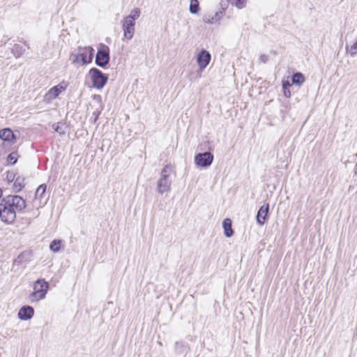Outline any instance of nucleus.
Here are the masks:
<instances>
[{"instance_id":"1","label":"nucleus","mask_w":357,"mask_h":357,"mask_svg":"<svg viewBox=\"0 0 357 357\" xmlns=\"http://www.w3.org/2000/svg\"><path fill=\"white\" fill-rule=\"evenodd\" d=\"M49 284L43 279H38L34 283L33 291L29 296L31 302L43 299L47 292Z\"/></svg>"},{"instance_id":"33","label":"nucleus","mask_w":357,"mask_h":357,"mask_svg":"<svg viewBox=\"0 0 357 357\" xmlns=\"http://www.w3.org/2000/svg\"><path fill=\"white\" fill-rule=\"evenodd\" d=\"M100 98V96H99V95L95 96H94V98Z\"/></svg>"},{"instance_id":"3","label":"nucleus","mask_w":357,"mask_h":357,"mask_svg":"<svg viewBox=\"0 0 357 357\" xmlns=\"http://www.w3.org/2000/svg\"><path fill=\"white\" fill-rule=\"evenodd\" d=\"M83 52L79 54H73L70 56L73 63H79L82 62V64H87L92 61L93 58L94 50L91 47H85Z\"/></svg>"},{"instance_id":"16","label":"nucleus","mask_w":357,"mask_h":357,"mask_svg":"<svg viewBox=\"0 0 357 357\" xmlns=\"http://www.w3.org/2000/svg\"><path fill=\"white\" fill-rule=\"evenodd\" d=\"M175 350L176 355H186L188 351V347L183 342H176L175 343Z\"/></svg>"},{"instance_id":"24","label":"nucleus","mask_w":357,"mask_h":357,"mask_svg":"<svg viewBox=\"0 0 357 357\" xmlns=\"http://www.w3.org/2000/svg\"><path fill=\"white\" fill-rule=\"evenodd\" d=\"M346 50L352 57H354L357 54V40L351 47L347 45Z\"/></svg>"},{"instance_id":"28","label":"nucleus","mask_w":357,"mask_h":357,"mask_svg":"<svg viewBox=\"0 0 357 357\" xmlns=\"http://www.w3.org/2000/svg\"><path fill=\"white\" fill-rule=\"evenodd\" d=\"M171 172V167L166 165L161 171V177L169 178Z\"/></svg>"},{"instance_id":"12","label":"nucleus","mask_w":357,"mask_h":357,"mask_svg":"<svg viewBox=\"0 0 357 357\" xmlns=\"http://www.w3.org/2000/svg\"><path fill=\"white\" fill-rule=\"evenodd\" d=\"M171 181L169 178L161 177L157 183L158 192L160 194H163L170 190Z\"/></svg>"},{"instance_id":"7","label":"nucleus","mask_w":357,"mask_h":357,"mask_svg":"<svg viewBox=\"0 0 357 357\" xmlns=\"http://www.w3.org/2000/svg\"><path fill=\"white\" fill-rule=\"evenodd\" d=\"M213 160V155L211 152H204L197 154L195 157V162L196 165L201 167H209Z\"/></svg>"},{"instance_id":"32","label":"nucleus","mask_w":357,"mask_h":357,"mask_svg":"<svg viewBox=\"0 0 357 357\" xmlns=\"http://www.w3.org/2000/svg\"><path fill=\"white\" fill-rule=\"evenodd\" d=\"M285 87L288 88L289 86H290V84L288 82H285Z\"/></svg>"},{"instance_id":"18","label":"nucleus","mask_w":357,"mask_h":357,"mask_svg":"<svg viewBox=\"0 0 357 357\" xmlns=\"http://www.w3.org/2000/svg\"><path fill=\"white\" fill-rule=\"evenodd\" d=\"M140 14V9L139 8H135L131 10L129 15L126 16L124 18L132 22H135V20H137L139 17Z\"/></svg>"},{"instance_id":"8","label":"nucleus","mask_w":357,"mask_h":357,"mask_svg":"<svg viewBox=\"0 0 357 357\" xmlns=\"http://www.w3.org/2000/svg\"><path fill=\"white\" fill-rule=\"evenodd\" d=\"M135 22H132L126 19L122 20V26L123 30V36L125 38L131 40L135 33Z\"/></svg>"},{"instance_id":"9","label":"nucleus","mask_w":357,"mask_h":357,"mask_svg":"<svg viewBox=\"0 0 357 357\" xmlns=\"http://www.w3.org/2000/svg\"><path fill=\"white\" fill-rule=\"evenodd\" d=\"M210 61L211 54L208 51L202 50L198 54L197 61L201 70H203L208 65Z\"/></svg>"},{"instance_id":"6","label":"nucleus","mask_w":357,"mask_h":357,"mask_svg":"<svg viewBox=\"0 0 357 357\" xmlns=\"http://www.w3.org/2000/svg\"><path fill=\"white\" fill-rule=\"evenodd\" d=\"M2 200L7 206H10L18 211H22L26 207L25 200L18 195H8Z\"/></svg>"},{"instance_id":"25","label":"nucleus","mask_w":357,"mask_h":357,"mask_svg":"<svg viewBox=\"0 0 357 357\" xmlns=\"http://www.w3.org/2000/svg\"><path fill=\"white\" fill-rule=\"evenodd\" d=\"M17 152H12L10 153L8 157H7V161L9 164L13 165H15L17 161Z\"/></svg>"},{"instance_id":"15","label":"nucleus","mask_w":357,"mask_h":357,"mask_svg":"<svg viewBox=\"0 0 357 357\" xmlns=\"http://www.w3.org/2000/svg\"><path fill=\"white\" fill-rule=\"evenodd\" d=\"M66 87L63 86L61 84H58L52 89H50L48 91V95L52 98H55L59 96V95L63 91H65Z\"/></svg>"},{"instance_id":"22","label":"nucleus","mask_w":357,"mask_h":357,"mask_svg":"<svg viewBox=\"0 0 357 357\" xmlns=\"http://www.w3.org/2000/svg\"><path fill=\"white\" fill-rule=\"evenodd\" d=\"M61 241L55 239L52 241L50 245V249L53 252H58L60 250Z\"/></svg>"},{"instance_id":"21","label":"nucleus","mask_w":357,"mask_h":357,"mask_svg":"<svg viewBox=\"0 0 357 357\" xmlns=\"http://www.w3.org/2000/svg\"><path fill=\"white\" fill-rule=\"evenodd\" d=\"M189 10L192 14H196L199 10V3L198 0H191L190 3Z\"/></svg>"},{"instance_id":"2","label":"nucleus","mask_w":357,"mask_h":357,"mask_svg":"<svg viewBox=\"0 0 357 357\" xmlns=\"http://www.w3.org/2000/svg\"><path fill=\"white\" fill-rule=\"evenodd\" d=\"M89 75L92 80L93 86L98 89H102L108 79L107 75L96 68H92Z\"/></svg>"},{"instance_id":"29","label":"nucleus","mask_w":357,"mask_h":357,"mask_svg":"<svg viewBox=\"0 0 357 357\" xmlns=\"http://www.w3.org/2000/svg\"><path fill=\"white\" fill-rule=\"evenodd\" d=\"M282 88L284 91V95L287 98H289L291 96V92L289 88L285 87V83L283 82L282 83Z\"/></svg>"},{"instance_id":"27","label":"nucleus","mask_w":357,"mask_h":357,"mask_svg":"<svg viewBox=\"0 0 357 357\" xmlns=\"http://www.w3.org/2000/svg\"><path fill=\"white\" fill-rule=\"evenodd\" d=\"M63 126H64V124L58 123L53 124L52 127L56 132H57L60 135H63L66 132Z\"/></svg>"},{"instance_id":"14","label":"nucleus","mask_w":357,"mask_h":357,"mask_svg":"<svg viewBox=\"0 0 357 357\" xmlns=\"http://www.w3.org/2000/svg\"><path fill=\"white\" fill-rule=\"evenodd\" d=\"M222 227L224 229V234L226 237H231L234 234V231L231 227V220L229 218H225L222 222Z\"/></svg>"},{"instance_id":"10","label":"nucleus","mask_w":357,"mask_h":357,"mask_svg":"<svg viewBox=\"0 0 357 357\" xmlns=\"http://www.w3.org/2000/svg\"><path fill=\"white\" fill-rule=\"evenodd\" d=\"M268 211H269V204H264L263 206H261L259 208V209L257 211V217H256L257 222L259 225H263L265 223V222L266 220V218L268 217Z\"/></svg>"},{"instance_id":"20","label":"nucleus","mask_w":357,"mask_h":357,"mask_svg":"<svg viewBox=\"0 0 357 357\" xmlns=\"http://www.w3.org/2000/svg\"><path fill=\"white\" fill-rule=\"evenodd\" d=\"M24 51V48L19 44H15L12 49V52L16 58L22 55Z\"/></svg>"},{"instance_id":"26","label":"nucleus","mask_w":357,"mask_h":357,"mask_svg":"<svg viewBox=\"0 0 357 357\" xmlns=\"http://www.w3.org/2000/svg\"><path fill=\"white\" fill-rule=\"evenodd\" d=\"M229 3L239 9H241L246 6V0H233L229 1Z\"/></svg>"},{"instance_id":"11","label":"nucleus","mask_w":357,"mask_h":357,"mask_svg":"<svg viewBox=\"0 0 357 357\" xmlns=\"http://www.w3.org/2000/svg\"><path fill=\"white\" fill-rule=\"evenodd\" d=\"M34 310L31 306L24 305L18 312V317L21 320H28L33 317Z\"/></svg>"},{"instance_id":"31","label":"nucleus","mask_w":357,"mask_h":357,"mask_svg":"<svg viewBox=\"0 0 357 357\" xmlns=\"http://www.w3.org/2000/svg\"><path fill=\"white\" fill-rule=\"evenodd\" d=\"M7 178L8 181H13L15 178V175L13 173L10 174L9 172L7 174Z\"/></svg>"},{"instance_id":"5","label":"nucleus","mask_w":357,"mask_h":357,"mask_svg":"<svg viewBox=\"0 0 357 357\" xmlns=\"http://www.w3.org/2000/svg\"><path fill=\"white\" fill-rule=\"evenodd\" d=\"M0 218L6 224H12L16 218L15 209L7 206L3 200L0 202Z\"/></svg>"},{"instance_id":"30","label":"nucleus","mask_w":357,"mask_h":357,"mask_svg":"<svg viewBox=\"0 0 357 357\" xmlns=\"http://www.w3.org/2000/svg\"><path fill=\"white\" fill-rule=\"evenodd\" d=\"M259 60L261 62V63H266V61H268V56L266 55V54H261L259 58Z\"/></svg>"},{"instance_id":"19","label":"nucleus","mask_w":357,"mask_h":357,"mask_svg":"<svg viewBox=\"0 0 357 357\" xmlns=\"http://www.w3.org/2000/svg\"><path fill=\"white\" fill-rule=\"evenodd\" d=\"M14 189L16 192H20L24 186V178L18 176L15 178Z\"/></svg>"},{"instance_id":"4","label":"nucleus","mask_w":357,"mask_h":357,"mask_svg":"<svg viewBox=\"0 0 357 357\" xmlns=\"http://www.w3.org/2000/svg\"><path fill=\"white\" fill-rule=\"evenodd\" d=\"M109 48L107 45L101 43L96 56L95 63L101 68H105L109 61Z\"/></svg>"},{"instance_id":"17","label":"nucleus","mask_w":357,"mask_h":357,"mask_svg":"<svg viewBox=\"0 0 357 357\" xmlns=\"http://www.w3.org/2000/svg\"><path fill=\"white\" fill-rule=\"evenodd\" d=\"M292 83L301 86L305 81L304 75L299 72L295 73L291 77Z\"/></svg>"},{"instance_id":"23","label":"nucleus","mask_w":357,"mask_h":357,"mask_svg":"<svg viewBox=\"0 0 357 357\" xmlns=\"http://www.w3.org/2000/svg\"><path fill=\"white\" fill-rule=\"evenodd\" d=\"M46 184H41L40 185H39L36 191V198H38L40 199H43V195L46 192Z\"/></svg>"},{"instance_id":"34","label":"nucleus","mask_w":357,"mask_h":357,"mask_svg":"<svg viewBox=\"0 0 357 357\" xmlns=\"http://www.w3.org/2000/svg\"><path fill=\"white\" fill-rule=\"evenodd\" d=\"M98 114H97V116H96V117L95 119V121H96L98 119Z\"/></svg>"},{"instance_id":"13","label":"nucleus","mask_w":357,"mask_h":357,"mask_svg":"<svg viewBox=\"0 0 357 357\" xmlns=\"http://www.w3.org/2000/svg\"><path fill=\"white\" fill-rule=\"evenodd\" d=\"M0 138L3 141L13 142L15 137L11 129L3 128L0 130Z\"/></svg>"}]
</instances>
